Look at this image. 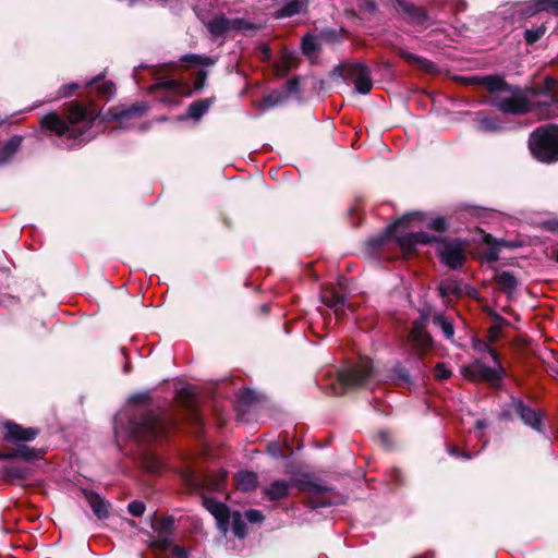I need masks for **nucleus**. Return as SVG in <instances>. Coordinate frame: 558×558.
Returning a JSON list of instances; mask_svg holds the SVG:
<instances>
[{
  "mask_svg": "<svg viewBox=\"0 0 558 558\" xmlns=\"http://www.w3.org/2000/svg\"><path fill=\"white\" fill-rule=\"evenodd\" d=\"M430 322L434 326L440 328L446 339H452L454 336V327L452 320L441 313H435L430 317Z\"/></svg>",
  "mask_w": 558,
  "mask_h": 558,
  "instance_id": "obj_29",
  "label": "nucleus"
},
{
  "mask_svg": "<svg viewBox=\"0 0 558 558\" xmlns=\"http://www.w3.org/2000/svg\"><path fill=\"white\" fill-rule=\"evenodd\" d=\"M547 0H531L525 3H518L513 15L518 14L519 19L533 16L538 12L546 11Z\"/></svg>",
  "mask_w": 558,
  "mask_h": 558,
  "instance_id": "obj_26",
  "label": "nucleus"
},
{
  "mask_svg": "<svg viewBox=\"0 0 558 558\" xmlns=\"http://www.w3.org/2000/svg\"><path fill=\"white\" fill-rule=\"evenodd\" d=\"M214 104V98H203L192 101L187 107V118L199 120Z\"/></svg>",
  "mask_w": 558,
  "mask_h": 558,
  "instance_id": "obj_28",
  "label": "nucleus"
},
{
  "mask_svg": "<svg viewBox=\"0 0 558 558\" xmlns=\"http://www.w3.org/2000/svg\"><path fill=\"white\" fill-rule=\"evenodd\" d=\"M508 405L525 426L536 433L545 434V415L542 410L530 407L522 399L517 397H511Z\"/></svg>",
  "mask_w": 558,
  "mask_h": 558,
  "instance_id": "obj_11",
  "label": "nucleus"
},
{
  "mask_svg": "<svg viewBox=\"0 0 558 558\" xmlns=\"http://www.w3.org/2000/svg\"><path fill=\"white\" fill-rule=\"evenodd\" d=\"M437 242V253L440 262L451 269H459L465 262V255L461 243L458 240L440 239L435 235Z\"/></svg>",
  "mask_w": 558,
  "mask_h": 558,
  "instance_id": "obj_12",
  "label": "nucleus"
},
{
  "mask_svg": "<svg viewBox=\"0 0 558 558\" xmlns=\"http://www.w3.org/2000/svg\"><path fill=\"white\" fill-rule=\"evenodd\" d=\"M149 106L145 101H138L130 107L111 108L108 116L111 120L118 121L121 128H128L126 121L133 118H140L145 114Z\"/></svg>",
  "mask_w": 558,
  "mask_h": 558,
  "instance_id": "obj_15",
  "label": "nucleus"
},
{
  "mask_svg": "<svg viewBox=\"0 0 558 558\" xmlns=\"http://www.w3.org/2000/svg\"><path fill=\"white\" fill-rule=\"evenodd\" d=\"M4 474L7 477L19 478V480L24 478V475H25L23 469L17 468V466H5Z\"/></svg>",
  "mask_w": 558,
  "mask_h": 558,
  "instance_id": "obj_52",
  "label": "nucleus"
},
{
  "mask_svg": "<svg viewBox=\"0 0 558 558\" xmlns=\"http://www.w3.org/2000/svg\"><path fill=\"white\" fill-rule=\"evenodd\" d=\"M489 333H490V341H495L500 333V328L498 326H494L490 328Z\"/></svg>",
  "mask_w": 558,
  "mask_h": 558,
  "instance_id": "obj_61",
  "label": "nucleus"
},
{
  "mask_svg": "<svg viewBox=\"0 0 558 558\" xmlns=\"http://www.w3.org/2000/svg\"><path fill=\"white\" fill-rule=\"evenodd\" d=\"M448 453L456 458H462L464 460H471L473 456L468 451H460L458 447L451 446L448 448Z\"/></svg>",
  "mask_w": 558,
  "mask_h": 558,
  "instance_id": "obj_53",
  "label": "nucleus"
},
{
  "mask_svg": "<svg viewBox=\"0 0 558 558\" xmlns=\"http://www.w3.org/2000/svg\"><path fill=\"white\" fill-rule=\"evenodd\" d=\"M226 475H227L226 472H221L219 474V476L213 481L208 480V478H204L203 482H201V480H197V478H193L192 481H193L194 485H204L208 489L219 490L225 478H226Z\"/></svg>",
  "mask_w": 558,
  "mask_h": 558,
  "instance_id": "obj_37",
  "label": "nucleus"
},
{
  "mask_svg": "<svg viewBox=\"0 0 558 558\" xmlns=\"http://www.w3.org/2000/svg\"><path fill=\"white\" fill-rule=\"evenodd\" d=\"M422 216L420 211L405 214L403 217L389 225L383 233L369 238L367 240L368 248L376 251L383 247L391 238L405 251L414 250L421 244L432 243V241L436 240L434 234H429L425 231L405 232V229L410 227L411 222L422 220Z\"/></svg>",
  "mask_w": 558,
  "mask_h": 558,
  "instance_id": "obj_3",
  "label": "nucleus"
},
{
  "mask_svg": "<svg viewBox=\"0 0 558 558\" xmlns=\"http://www.w3.org/2000/svg\"><path fill=\"white\" fill-rule=\"evenodd\" d=\"M144 466L151 473H158L162 468V462L156 456H149L145 458Z\"/></svg>",
  "mask_w": 558,
  "mask_h": 558,
  "instance_id": "obj_45",
  "label": "nucleus"
},
{
  "mask_svg": "<svg viewBox=\"0 0 558 558\" xmlns=\"http://www.w3.org/2000/svg\"><path fill=\"white\" fill-rule=\"evenodd\" d=\"M462 374L472 381H486L492 387H499L506 376V369L500 361L494 362V366H488L476 360L473 364L464 366Z\"/></svg>",
  "mask_w": 558,
  "mask_h": 558,
  "instance_id": "obj_10",
  "label": "nucleus"
},
{
  "mask_svg": "<svg viewBox=\"0 0 558 558\" xmlns=\"http://www.w3.org/2000/svg\"><path fill=\"white\" fill-rule=\"evenodd\" d=\"M439 292L442 296H459L462 293L460 283L456 280H445L439 284Z\"/></svg>",
  "mask_w": 558,
  "mask_h": 558,
  "instance_id": "obj_35",
  "label": "nucleus"
},
{
  "mask_svg": "<svg viewBox=\"0 0 558 558\" xmlns=\"http://www.w3.org/2000/svg\"><path fill=\"white\" fill-rule=\"evenodd\" d=\"M545 32L546 27L544 25L526 29L524 32V39L529 45H533L544 36Z\"/></svg>",
  "mask_w": 558,
  "mask_h": 558,
  "instance_id": "obj_39",
  "label": "nucleus"
},
{
  "mask_svg": "<svg viewBox=\"0 0 558 558\" xmlns=\"http://www.w3.org/2000/svg\"><path fill=\"white\" fill-rule=\"evenodd\" d=\"M546 11H553L555 14L558 15V0H547Z\"/></svg>",
  "mask_w": 558,
  "mask_h": 558,
  "instance_id": "obj_59",
  "label": "nucleus"
},
{
  "mask_svg": "<svg viewBox=\"0 0 558 558\" xmlns=\"http://www.w3.org/2000/svg\"><path fill=\"white\" fill-rule=\"evenodd\" d=\"M145 504L140 500H133L128 506V511L134 517H142L145 512Z\"/></svg>",
  "mask_w": 558,
  "mask_h": 558,
  "instance_id": "obj_46",
  "label": "nucleus"
},
{
  "mask_svg": "<svg viewBox=\"0 0 558 558\" xmlns=\"http://www.w3.org/2000/svg\"><path fill=\"white\" fill-rule=\"evenodd\" d=\"M304 9V3L301 0H288L277 11L276 16L279 19L291 17L301 13Z\"/></svg>",
  "mask_w": 558,
  "mask_h": 558,
  "instance_id": "obj_32",
  "label": "nucleus"
},
{
  "mask_svg": "<svg viewBox=\"0 0 558 558\" xmlns=\"http://www.w3.org/2000/svg\"><path fill=\"white\" fill-rule=\"evenodd\" d=\"M332 502L328 499H317V508L330 507Z\"/></svg>",
  "mask_w": 558,
  "mask_h": 558,
  "instance_id": "obj_64",
  "label": "nucleus"
},
{
  "mask_svg": "<svg viewBox=\"0 0 558 558\" xmlns=\"http://www.w3.org/2000/svg\"><path fill=\"white\" fill-rule=\"evenodd\" d=\"M80 88V84L78 83H69V84H63L60 86V88L58 89V93H57V96L54 97V99H60V98H66V97H70L72 96L77 89Z\"/></svg>",
  "mask_w": 558,
  "mask_h": 558,
  "instance_id": "obj_43",
  "label": "nucleus"
},
{
  "mask_svg": "<svg viewBox=\"0 0 558 558\" xmlns=\"http://www.w3.org/2000/svg\"><path fill=\"white\" fill-rule=\"evenodd\" d=\"M427 323L428 316L426 314H422L420 318L413 323L412 329L409 333L411 347L418 355L425 354L434 344L433 338L426 329Z\"/></svg>",
  "mask_w": 558,
  "mask_h": 558,
  "instance_id": "obj_13",
  "label": "nucleus"
},
{
  "mask_svg": "<svg viewBox=\"0 0 558 558\" xmlns=\"http://www.w3.org/2000/svg\"><path fill=\"white\" fill-rule=\"evenodd\" d=\"M391 481L395 485H399L402 483V474L400 470L393 469L391 471Z\"/></svg>",
  "mask_w": 558,
  "mask_h": 558,
  "instance_id": "obj_58",
  "label": "nucleus"
},
{
  "mask_svg": "<svg viewBox=\"0 0 558 558\" xmlns=\"http://www.w3.org/2000/svg\"><path fill=\"white\" fill-rule=\"evenodd\" d=\"M517 94H511L510 97L495 95L490 98L489 104L496 107L499 111L510 114H522L530 110V104L522 97H517Z\"/></svg>",
  "mask_w": 558,
  "mask_h": 558,
  "instance_id": "obj_14",
  "label": "nucleus"
},
{
  "mask_svg": "<svg viewBox=\"0 0 558 558\" xmlns=\"http://www.w3.org/2000/svg\"><path fill=\"white\" fill-rule=\"evenodd\" d=\"M185 59L202 66H213L217 62V58L214 56L187 54L185 56Z\"/></svg>",
  "mask_w": 558,
  "mask_h": 558,
  "instance_id": "obj_38",
  "label": "nucleus"
},
{
  "mask_svg": "<svg viewBox=\"0 0 558 558\" xmlns=\"http://www.w3.org/2000/svg\"><path fill=\"white\" fill-rule=\"evenodd\" d=\"M319 36L328 41H336L339 38V34L336 29L326 28L319 33Z\"/></svg>",
  "mask_w": 558,
  "mask_h": 558,
  "instance_id": "obj_54",
  "label": "nucleus"
},
{
  "mask_svg": "<svg viewBox=\"0 0 558 558\" xmlns=\"http://www.w3.org/2000/svg\"><path fill=\"white\" fill-rule=\"evenodd\" d=\"M182 90L181 84L172 78L159 77L157 81L149 87L150 94H157L159 92H165L169 96L178 95Z\"/></svg>",
  "mask_w": 558,
  "mask_h": 558,
  "instance_id": "obj_25",
  "label": "nucleus"
},
{
  "mask_svg": "<svg viewBox=\"0 0 558 558\" xmlns=\"http://www.w3.org/2000/svg\"><path fill=\"white\" fill-rule=\"evenodd\" d=\"M206 28L213 39H217L232 32H255L258 26L242 17L228 19L223 14H217L206 23Z\"/></svg>",
  "mask_w": 558,
  "mask_h": 558,
  "instance_id": "obj_9",
  "label": "nucleus"
},
{
  "mask_svg": "<svg viewBox=\"0 0 558 558\" xmlns=\"http://www.w3.org/2000/svg\"><path fill=\"white\" fill-rule=\"evenodd\" d=\"M14 447L10 449L12 460L19 459L22 461H34L45 454V451L41 449L32 448L26 445V442L14 444Z\"/></svg>",
  "mask_w": 558,
  "mask_h": 558,
  "instance_id": "obj_23",
  "label": "nucleus"
},
{
  "mask_svg": "<svg viewBox=\"0 0 558 558\" xmlns=\"http://www.w3.org/2000/svg\"><path fill=\"white\" fill-rule=\"evenodd\" d=\"M203 505L206 510L215 518L217 529L226 536L230 530V522L233 534L243 539L247 535L246 520L240 511L230 512L229 507L214 498L204 497Z\"/></svg>",
  "mask_w": 558,
  "mask_h": 558,
  "instance_id": "obj_5",
  "label": "nucleus"
},
{
  "mask_svg": "<svg viewBox=\"0 0 558 558\" xmlns=\"http://www.w3.org/2000/svg\"><path fill=\"white\" fill-rule=\"evenodd\" d=\"M175 423L167 415L147 408H137L116 414L113 430L118 439L148 442L163 438Z\"/></svg>",
  "mask_w": 558,
  "mask_h": 558,
  "instance_id": "obj_1",
  "label": "nucleus"
},
{
  "mask_svg": "<svg viewBox=\"0 0 558 558\" xmlns=\"http://www.w3.org/2000/svg\"><path fill=\"white\" fill-rule=\"evenodd\" d=\"M5 434L3 439L11 444H22L34 440L39 434L38 428L35 427H23L12 421L4 423Z\"/></svg>",
  "mask_w": 558,
  "mask_h": 558,
  "instance_id": "obj_16",
  "label": "nucleus"
},
{
  "mask_svg": "<svg viewBox=\"0 0 558 558\" xmlns=\"http://www.w3.org/2000/svg\"><path fill=\"white\" fill-rule=\"evenodd\" d=\"M238 399L241 403L250 405L257 400V395L254 390L250 388H244L240 390Z\"/></svg>",
  "mask_w": 558,
  "mask_h": 558,
  "instance_id": "obj_44",
  "label": "nucleus"
},
{
  "mask_svg": "<svg viewBox=\"0 0 558 558\" xmlns=\"http://www.w3.org/2000/svg\"><path fill=\"white\" fill-rule=\"evenodd\" d=\"M496 282L500 290L511 295L518 288V279L509 271H502L496 276Z\"/></svg>",
  "mask_w": 558,
  "mask_h": 558,
  "instance_id": "obj_30",
  "label": "nucleus"
},
{
  "mask_svg": "<svg viewBox=\"0 0 558 558\" xmlns=\"http://www.w3.org/2000/svg\"><path fill=\"white\" fill-rule=\"evenodd\" d=\"M374 369L371 360H362L359 365L338 369L332 378L329 392L342 395L348 389L365 387L373 377Z\"/></svg>",
  "mask_w": 558,
  "mask_h": 558,
  "instance_id": "obj_6",
  "label": "nucleus"
},
{
  "mask_svg": "<svg viewBox=\"0 0 558 558\" xmlns=\"http://www.w3.org/2000/svg\"><path fill=\"white\" fill-rule=\"evenodd\" d=\"M244 518L250 523H262L264 521V514L262 511L256 509H250L245 511Z\"/></svg>",
  "mask_w": 558,
  "mask_h": 558,
  "instance_id": "obj_50",
  "label": "nucleus"
},
{
  "mask_svg": "<svg viewBox=\"0 0 558 558\" xmlns=\"http://www.w3.org/2000/svg\"><path fill=\"white\" fill-rule=\"evenodd\" d=\"M487 427V422L485 420H477L475 422L476 437L482 440L483 438V429Z\"/></svg>",
  "mask_w": 558,
  "mask_h": 558,
  "instance_id": "obj_57",
  "label": "nucleus"
},
{
  "mask_svg": "<svg viewBox=\"0 0 558 558\" xmlns=\"http://www.w3.org/2000/svg\"><path fill=\"white\" fill-rule=\"evenodd\" d=\"M171 550L175 558H189V550L183 546L174 545Z\"/></svg>",
  "mask_w": 558,
  "mask_h": 558,
  "instance_id": "obj_56",
  "label": "nucleus"
},
{
  "mask_svg": "<svg viewBox=\"0 0 558 558\" xmlns=\"http://www.w3.org/2000/svg\"><path fill=\"white\" fill-rule=\"evenodd\" d=\"M288 100L286 92L282 89H276L264 97L263 109L267 110L277 106L283 105Z\"/></svg>",
  "mask_w": 558,
  "mask_h": 558,
  "instance_id": "obj_34",
  "label": "nucleus"
},
{
  "mask_svg": "<svg viewBox=\"0 0 558 558\" xmlns=\"http://www.w3.org/2000/svg\"><path fill=\"white\" fill-rule=\"evenodd\" d=\"M282 90L286 92V95L289 97L290 94H299L300 92V82L296 76L290 78L286 85L283 86Z\"/></svg>",
  "mask_w": 558,
  "mask_h": 558,
  "instance_id": "obj_49",
  "label": "nucleus"
},
{
  "mask_svg": "<svg viewBox=\"0 0 558 558\" xmlns=\"http://www.w3.org/2000/svg\"><path fill=\"white\" fill-rule=\"evenodd\" d=\"M301 48L304 54L310 56L318 50L314 36L306 34L302 37Z\"/></svg>",
  "mask_w": 558,
  "mask_h": 558,
  "instance_id": "obj_40",
  "label": "nucleus"
},
{
  "mask_svg": "<svg viewBox=\"0 0 558 558\" xmlns=\"http://www.w3.org/2000/svg\"><path fill=\"white\" fill-rule=\"evenodd\" d=\"M320 301L333 311L337 318L344 313L345 298L336 288H325L320 293Z\"/></svg>",
  "mask_w": 558,
  "mask_h": 558,
  "instance_id": "obj_18",
  "label": "nucleus"
},
{
  "mask_svg": "<svg viewBox=\"0 0 558 558\" xmlns=\"http://www.w3.org/2000/svg\"><path fill=\"white\" fill-rule=\"evenodd\" d=\"M529 146L533 156L543 162L558 160V125L548 124L532 132Z\"/></svg>",
  "mask_w": 558,
  "mask_h": 558,
  "instance_id": "obj_7",
  "label": "nucleus"
},
{
  "mask_svg": "<svg viewBox=\"0 0 558 558\" xmlns=\"http://www.w3.org/2000/svg\"><path fill=\"white\" fill-rule=\"evenodd\" d=\"M235 478L238 487L244 492H252L258 484L257 474L253 471H240Z\"/></svg>",
  "mask_w": 558,
  "mask_h": 558,
  "instance_id": "obj_31",
  "label": "nucleus"
},
{
  "mask_svg": "<svg viewBox=\"0 0 558 558\" xmlns=\"http://www.w3.org/2000/svg\"><path fill=\"white\" fill-rule=\"evenodd\" d=\"M379 437H380V440H381L383 445H384L386 448H389V447H390V444H389V441H388V435H387V433H385V432H380Z\"/></svg>",
  "mask_w": 558,
  "mask_h": 558,
  "instance_id": "obj_63",
  "label": "nucleus"
},
{
  "mask_svg": "<svg viewBox=\"0 0 558 558\" xmlns=\"http://www.w3.org/2000/svg\"><path fill=\"white\" fill-rule=\"evenodd\" d=\"M267 453L270 454L275 459H279V458L283 457L281 445L277 441L268 444Z\"/></svg>",
  "mask_w": 558,
  "mask_h": 558,
  "instance_id": "obj_51",
  "label": "nucleus"
},
{
  "mask_svg": "<svg viewBox=\"0 0 558 558\" xmlns=\"http://www.w3.org/2000/svg\"><path fill=\"white\" fill-rule=\"evenodd\" d=\"M284 473L292 475V477L289 481L275 480L268 486L264 487L263 492L270 501H279L288 497L291 487H296L300 492L313 495H320L333 489L331 485L325 483L319 477L307 472H301L291 464L286 466Z\"/></svg>",
  "mask_w": 558,
  "mask_h": 558,
  "instance_id": "obj_4",
  "label": "nucleus"
},
{
  "mask_svg": "<svg viewBox=\"0 0 558 558\" xmlns=\"http://www.w3.org/2000/svg\"><path fill=\"white\" fill-rule=\"evenodd\" d=\"M396 5L402 13L403 19H405L410 24L414 26L427 25L428 15L422 8L407 2L405 0H396Z\"/></svg>",
  "mask_w": 558,
  "mask_h": 558,
  "instance_id": "obj_17",
  "label": "nucleus"
},
{
  "mask_svg": "<svg viewBox=\"0 0 558 558\" xmlns=\"http://www.w3.org/2000/svg\"><path fill=\"white\" fill-rule=\"evenodd\" d=\"M331 77H339L347 83H353L354 90L360 95H368L374 85L371 69L361 62L339 63L333 68Z\"/></svg>",
  "mask_w": 558,
  "mask_h": 558,
  "instance_id": "obj_8",
  "label": "nucleus"
},
{
  "mask_svg": "<svg viewBox=\"0 0 558 558\" xmlns=\"http://www.w3.org/2000/svg\"><path fill=\"white\" fill-rule=\"evenodd\" d=\"M174 519L171 515L162 517L157 525L153 524V529L157 533L173 532Z\"/></svg>",
  "mask_w": 558,
  "mask_h": 558,
  "instance_id": "obj_41",
  "label": "nucleus"
},
{
  "mask_svg": "<svg viewBox=\"0 0 558 558\" xmlns=\"http://www.w3.org/2000/svg\"><path fill=\"white\" fill-rule=\"evenodd\" d=\"M557 87V82L553 77H546L543 85L545 94H553Z\"/></svg>",
  "mask_w": 558,
  "mask_h": 558,
  "instance_id": "obj_55",
  "label": "nucleus"
},
{
  "mask_svg": "<svg viewBox=\"0 0 558 558\" xmlns=\"http://www.w3.org/2000/svg\"><path fill=\"white\" fill-rule=\"evenodd\" d=\"M104 74H99L89 81H85L86 87H93L102 98L110 99L116 94V85L111 81L100 82Z\"/></svg>",
  "mask_w": 558,
  "mask_h": 558,
  "instance_id": "obj_24",
  "label": "nucleus"
},
{
  "mask_svg": "<svg viewBox=\"0 0 558 558\" xmlns=\"http://www.w3.org/2000/svg\"><path fill=\"white\" fill-rule=\"evenodd\" d=\"M399 56L404 61H407L409 64H411L420 70H424V71L430 73V72H434L436 69V65L432 61H429L423 57L416 56L412 52H409L407 50L400 49Z\"/></svg>",
  "mask_w": 558,
  "mask_h": 558,
  "instance_id": "obj_27",
  "label": "nucleus"
},
{
  "mask_svg": "<svg viewBox=\"0 0 558 558\" xmlns=\"http://www.w3.org/2000/svg\"><path fill=\"white\" fill-rule=\"evenodd\" d=\"M83 495L93 510V513L99 519L105 520L109 517L110 504L94 490H83Z\"/></svg>",
  "mask_w": 558,
  "mask_h": 558,
  "instance_id": "obj_19",
  "label": "nucleus"
},
{
  "mask_svg": "<svg viewBox=\"0 0 558 558\" xmlns=\"http://www.w3.org/2000/svg\"><path fill=\"white\" fill-rule=\"evenodd\" d=\"M96 118L95 106L84 107L74 102L70 106L66 120H62L56 112H50L40 119V126L58 136L57 146L71 148L92 138L87 133Z\"/></svg>",
  "mask_w": 558,
  "mask_h": 558,
  "instance_id": "obj_2",
  "label": "nucleus"
},
{
  "mask_svg": "<svg viewBox=\"0 0 558 558\" xmlns=\"http://www.w3.org/2000/svg\"><path fill=\"white\" fill-rule=\"evenodd\" d=\"M391 377L393 380L398 381L399 384H410L411 376L409 371L402 366L400 363H397L391 368Z\"/></svg>",
  "mask_w": 558,
  "mask_h": 558,
  "instance_id": "obj_36",
  "label": "nucleus"
},
{
  "mask_svg": "<svg viewBox=\"0 0 558 558\" xmlns=\"http://www.w3.org/2000/svg\"><path fill=\"white\" fill-rule=\"evenodd\" d=\"M473 348L481 353H488L493 362L500 361L498 353L485 341L477 340L474 342Z\"/></svg>",
  "mask_w": 558,
  "mask_h": 558,
  "instance_id": "obj_42",
  "label": "nucleus"
},
{
  "mask_svg": "<svg viewBox=\"0 0 558 558\" xmlns=\"http://www.w3.org/2000/svg\"><path fill=\"white\" fill-rule=\"evenodd\" d=\"M173 542V532L158 533V535L151 539L150 546L157 550L166 551L170 548L172 549V546H174Z\"/></svg>",
  "mask_w": 558,
  "mask_h": 558,
  "instance_id": "obj_33",
  "label": "nucleus"
},
{
  "mask_svg": "<svg viewBox=\"0 0 558 558\" xmlns=\"http://www.w3.org/2000/svg\"><path fill=\"white\" fill-rule=\"evenodd\" d=\"M478 80L489 93L515 94L520 92V88L509 85L504 78L499 76L487 75L482 76Z\"/></svg>",
  "mask_w": 558,
  "mask_h": 558,
  "instance_id": "obj_21",
  "label": "nucleus"
},
{
  "mask_svg": "<svg viewBox=\"0 0 558 558\" xmlns=\"http://www.w3.org/2000/svg\"><path fill=\"white\" fill-rule=\"evenodd\" d=\"M546 227L549 231L558 233V219L548 220Z\"/></svg>",
  "mask_w": 558,
  "mask_h": 558,
  "instance_id": "obj_60",
  "label": "nucleus"
},
{
  "mask_svg": "<svg viewBox=\"0 0 558 558\" xmlns=\"http://www.w3.org/2000/svg\"><path fill=\"white\" fill-rule=\"evenodd\" d=\"M427 227L429 229H433L437 232H444L447 230L448 228V223L446 221V219L444 217H437V218H434L432 219L428 223H427Z\"/></svg>",
  "mask_w": 558,
  "mask_h": 558,
  "instance_id": "obj_47",
  "label": "nucleus"
},
{
  "mask_svg": "<svg viewBox=\"0 0 558 558\" xmlns=\"http://www.w3.org/2000/svg\"><path fill=\"white\" fill-rule=\"evenodd\" d=\"M305 507H307L311 510H316L317 508V499L310 498L304 501Z\"/></svg>",
  "mask_w": 558,
  "mask_h": 558,
  "instance_id": "obj_62",
  "label": "nucleus"
},
{
  "mask_svg": "<svg viewBox=\"0 0 558 558\" xmlns=\"http://www.w3.org/2000/svg\"><path fill=\"white\" fill-rule=\"evenodd\" d=\"M474 128L481 133H497L504 130V125L498 118L489 117L484 112L476 113Z\"/></svg>",
  "mask_w": 558,
  "mask_h": 558,
  "instance_id": "obj_20",
  "label": "nucleus"
},
{
  "mask_svg": "<svg viewBox=\"0 0 558 558\" xmlns=\"http://www.w3.org/2000/svg\"><path fill=\"white\" fill-rule=\"evenodd\" d=\"M451 376V371L444 363H438L434 369V377L438 380L447 379Z\"/></svg>",
  "mask_w": 558,
  "mask_h": 558,
  "instance_id": "obj_48",
  "label": "nucleus"
},
{
  "mask_svg": "<svg viewBox=\"0 0 558 558\" xmlns=\"http://www.w3.org/2000/svg\"><path fill=\"white\" fill-rule=\"evenodd\" d=\"M23 137L14 135L0 147V167L10 163L22 145Z\"/></svg>",
  "mask_w": 558,
  "mask_h": 558,
  "instance_id": "obj_22",
  "label": "nucleus"
}]
</instances>
